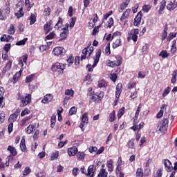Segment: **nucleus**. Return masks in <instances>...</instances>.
<instances>
[{
  "label": "nucleus",
  "instance_id": "obj_20",
  "mask_svg": "<svg viewBox=\"0 0 177 177\" xmlns=\"http://www.w3.org/2000/svg\"><path fill=\"white\" fill-rule=\"evenodd\" d=\"M167 4V9L168 10H174L176 9L177 4L175 0H165Z\"/></svg>",
  "mask_w": 177,
  "mask_h": 177
},
{
  "label": "nucleus",
  "instance_id": "obj_47",
  "mask_svg": "<svg viewBox=\"0 0 177 177\" xmlns=\"http://www.w3.org/2000/svg\"><path fill=\"white\" fill-rule=\"evenodd\" d=\"M27 41H28V38L26 37L22 40H20L16 43L17 46H21L26 44Z\"/></svg>",
  "mask_w": 177,
  "mask_h": 177
},
{
  "label": "nucleus",
  "instance_id": "obj_29",
  "mask_svg": "<svg viewBox=\"0 0 177 177\" xmlns=\"http://www.w3.org/2000/svg\"><path fill=\"white\" fill-rule=\"evenodd\" d=\"M63 21H64V19H63V18L59 17L58 18V21H57V24L54 26V28L55 30H60V28H62V27H63Z\"/></svg>",
  "mask_w": 177,
  "mask_h": 177
},
{
  "label": "nucleus",
  "instance_id": "obj_19",
  "mask_svg": "<svg viewBox=\"0 0 177 177\" xmlns=\"http://www.w3.org/2000/svg\"><path fill=\"white\" fill-rule=\"evenodd\" d=\"M122 92V83H118L116 86L115 102H118V100H120V96H121Z\"/></svg>",
  "mask_w": 177,
  "mask_h": 177
},
{
  "label": "nucleus",
  "instance_id": "obj_41",
  "mask_svg": "<svg viewBox=\"0 0 177 177\" xmlns=\"http://www.w3.org/2000/svg\"><path fill=\"white\" fill-rule=\"evenodd\" d=\"M8 32L10 35H15V33L16 32V29L15 28V26L13 24H10Z\"/></svg>",
  "mask_w": 177,
  "mask_h": 177
},
{
  "label": "nucleus",
  "instance_id": "obj_59",
  "mask_svg": "<svg viewBox=\"0 0 177 177\" xmlns=\"http://www.w3.org/2000/svg\"><path fill=\"white\" fill-rule=\"evenodd\" d=\"M111 15H113V10L109 11L108 13L105 14L102 18V23L103 21H104L105 20H107V19L109 17H110V16H111Z\"/></svg>",
  "mask_w": 177,
  "mask_h": 177
},
{
  "label": "nucleus",
  "instance_id": "obj_2",
  "mask_svg": "<svg viewBox=\"0 0 177 177\" xmlns=\"http://www.w3.org/2000/svg\"><path fill=\"white\" fill-rule=\"evenodd\" d=\"M101 56H102V49L98 48V49H97L95 55L93 57L94 63H93V66L89 64L86 65V68H88V71H89V72L93 71V68L96 67V66H97V63H99V60H100Z\"/></svg>",
  "mask_w": 177,
  "mask_h": 177
},
{
  "label": "nucleus",
  "instance_id": "obj_18",
  "mask_svg": "<svg viewBox=\"0 0 177 177\" xmlns=\"http://www.w3.org/2000/svg\"><path fill=\"white\" fill-rule=\"evenodd\" d=\"M162 163L165 165V168H166L167 172H172V171H174V167H172V162H171L169 160L164 159L162 160Z\"/></svg>",
  "mask_w": 177,
  "mask_h": 177
},
{
  "label": "nucleus",
  "instance_id": "obj_23",
  "mask_svg": "<svg viewBox=\"0 0 177 177\" xmlns=\"http://www.w3.org/2000/svg\"><path fill=\"white\" fill-rule=\"evenodd\" d=\"M13 63V61L8 60V62L6 64V66L3 67L2 71V74H6L8 71H10V68H12V64Z\"/></svg>",
  "mask_w": 177,
  "mask_h": 177
},
{
  "label": "nucleus",
  "instance_id": "obj_57",
  "mask_svg": "<svg viewBox=\"0 0 177 177\" xmlns=\"http://www.w3.org/2000/svg\"><path fill=\"white\" fill-rule=\"evenodd\" d=\"M74 114H77V107L72 106L69 110V115H74Z\"/></svg>",
  "mask_w": 177,
  "mask_h": 177
},
{
  "label": "nucleus",
  "instance_id": "obj_13",
  "mask_svg": "<svg viewBox=\"0 0 177 177\" xmlns=\"http://www.w3.org/2000/svg\"><path fill=\"white\" fill-rule=\"evenodd\" d=\"M65 53L66 50L62 46H57L53 50V55H54V56H63Z\"/></svg>",
  "mask_w": 177,
  "mask_h": 177
},
{
  "label": "nucleus",
  "instance_id": "obj_36",
  "mask_svg": "<svg viewBox=\"0 0 177 177\" xmlns=\"http://www.w3.org/2000/svg\"><path fill=\"white\" fill-rule=\"evenodd\" d=\"M28 20H30V26H32V24H35V22L37 21V14H30V16L28 18Z\"/></svg>",
  "mask_w": 177,
  "mask_h": 177
},
{
  "label": "nucleus",
  "instance_id": "obj_49",
  "mask_svg": "<svg viewBox=\"0 0 177 177\" xmlns=\"http://www.w3.org/2000/svg\"><path fill=\"white\" fill-rule=\"evenodd\" d=\"M159 56H161L162 59H167V57H169V53H168L167 50H163L160 53Z\"/></svg>",
  "mask_w": 177,
  "mask_h": 177
},
{
  "label": "nucleus",
  "instance_id": "obj_30",
  "mask_svg": "<svg viewBox=\"0 0 177 177\" xmlns=\"http://www.w3.org/2000/svg\"><path fill=\"white\" fill-rule=\"evenodd\" d=\"M1 42H10V40L13 41V37L11 35H3L0 38Z\"/></svg>",
  "mask_w": 177,
  "mask_h": 177
},
{
  "label": "nucleus",
  "instance_id": "obj_15",
  "mask_svg": "<svg viewBox=\"0 0 177 177\" xmlns=\"http://www.w3.org/2000/svg\"><path fill=\"white\" fill-rule=\"evenodd\" d=\"M88 121H89V118H88V113H84L82 116V122L79 126L82 132L85 131V129H84V127H85V124H88Z\"/></svg>",
  "mask_w": 177,
  "mask_h": 177
},
{
  "label": "nucleus",
  "instance_id": "obj_48",
  "mask_svg": "<svg viewBox=\"0 0 177 177\" xmlns=\"http://www.w3.org/2000/svg\"><path fill=\"white\" fill-rule=\"evenodd\" d=\"M51 12H52V10L50 9V7H47L44 8V16H46V17L50 16Z\"/></svg>",
  "mask_w": 177,
  "mask_h": 177
},
{
  "label": "nucleus",
  "instance_id": "obj_46",
  "mask_svg": "<svg viewBox=\"0 0 177 177\" xmlns=\"http://www.w3.org/2000/svg\"><path fill=\"white\" fill-rule=\"evenodd\" d=\"M35 77V75L34 74L29 75L28 76L26 77V78L25 80V82L26 84H28L30 82H32V81H34V77Z\"/></svg>",
  "mask_w": 177,
  "mask_h": 177
},
{
  "label": "nucleus",
  "instance_id": "obj_14",
  "mask_svg": "<svg viewBox=\"0 0 177 177\" xmlns=\"http://www.w3.org/2000/svg\"><path fill=\"white\" fill-rule=\"evenodd\" d=\"M168 124H169V120L168 118H163L159 125L160 132H164V131H167V128H168Z\"/></svg>",
  "mask_w": 177,
  "mask_h": 177
},
{
  "label": "nucleus",
  "instance_id": "obj_26",
  "mask_svg": "<svg viewBox=\"0 0 177 177\" xmlns=\"http://www.w3.org/2000/svg\"><path fill=\"white\" fill-rule=\"evenodd\" d=\"M106 167L108 168V172H113L114 171V161L113 159L107 160Z\"/></svg>",
  "mask_w": 177,
  "mask_h": 177
},
{
  "label": "nucleus",
  "instance_id": "obj_27",
  "mask_svg": "<svg viewBox=\"0 0 177 177\" xmlns=\"http://www.w3.org/2000/svg\"><path fill=\"white\" fill-rule=\"evenodd\" d=\"M67 37H68V30H63L62 32L59 35V39L58 41L59 42L62 41H66V39H67Z\"/></svg>",
  "mask_w": 177,
  "mask_h": 177
},
{
  "label": "nucleus",
  "instance_id": "obj_1",
  "mask_svg": "<svg viewBox=\"0 0 177 177\" xmlns=\"http://www.w3.org/2000/svg\"><path fill=\"white\" fill-rule=\"evenodd\" d=\"M16 100H20L19 107H26V106H28L32 102V95L30 93H25L24 95H22L20 91H19L17 93Z\"/></svg>",
  "mask_w": 177,
  "mask_h": 177
},
{
  "label": "nucleus",
  "instance_id": "obj_16",
  "mask_svg": "<svg viewBox=\"0 0 177 177\" xmlns=\"http://www.w3.org/2000/svg\"><path fill=\"white\" fill-rule=\"evenodd\" d=\"M146 171H147V173H145L143 171V169H142V168L137 169L136 172V177L149 176V175H150V169H147Z\"/></svg>",
  "mask_w": 177,
  "mask_h": 177
},
{
  "label": "nucleus",
  "instance_id": "obj_50",
  "mask_svg": "<svg viewBox=\"0 0 177 177\" xmlns=\"http://www.w3.org/2000/svg\"><path fill=\"white\" fill-rule=\"evenodd\" d=\"M55 125H56V116L50 117V128H55Z\"/></svg>",
  "mask_w": 177,
  "mask_h": 177
},
{
  "label": "nucleus",
  "instance_id": "obj_64",
  "mask_svg": "<svg viewBox=\"0 0 177 177\" xmlns=\"http://www.w3.org/2000/svg\"><path fill=\"white\" fill-rule=\"evenodd\" d=\"M12 47V44H6L3 46V50H5L6 53H8L9 50H10V48Z\"/></svg>",
  "mask_w": 177,
  "mask_h": 177
},
{
  "label": "nucleus",
  "instance_id": "obj_40",
  "mask_svg": "<svg viewBox=\"0 0 177 177\" xmlns=\"http://www.w3.org/2000/svg\"><path fill=\"white\" fill-rule=\"evenodd\" d=\"M17 115L16 113H12L10 115V118L8 120V122H11L13 124V122H15L17 120Z\"/></svg>",
  "mask_w": 177,
  "mask_h": 177
},
{
  "label": "nucleus",
  "instance_id": "obj_52",
  "mask_svg": "<svg viewBox=\"0 0 177 177\" xmlns=\"http://www.w3.org/2000/svg\"><path fill=\"white\" fill-rule=\"evenodd\" d=\"M176 35H177V32H171L169 33L168 37H167V41H172V39H174V38H176Z\"/></svg>",
  "mask_w": 177,
  "mask_h": 177
},
{
  "label": "nucleus",
  "instance_id": "obj_44",
  "mask_svg": "<svg viewBox=\"0 0 177 177\" xmlns=\"http://www.w3.org/2000/svg\"><path fill=\"white\" fill-rule=\"evenodd\" d=\"M129 149H135V138H131L127 142Z\"/></svg>",
  "mask_w": 177,
  "mask_h": 177
},
{
  "label": "nucleus",
  "instance_id": "obj_61",
  "mask_svg": "<svg viewBox=\"0 0 177 177\" xmlns=\"http://www.w3.org/2000/svg\"><path fill=\"white\" fill-rule=\"evenodd\" d=\"M30 172H31V169H30V167H26L23 171V175L24 176H27V175H28V174H30Z\"/></svg>",
  "mask_w": 177,
  "mask_h": 177
},
{
  "label": "nucleus",
  "instance_id": "obj_55",
  "mask_svg": "<svg viewBox=\"0 0 177 177\" xmlns=\"http://www.w3.org/2000/svg\"><path fill=\"white\" fill-rule=\"evenodd\" d=\"M124 113H125V107L123 106L119 110V112L118 113V119L121 118V117L124 115Z\"/></svg>",
  "mask_w": 177,
  "mask_h": 177
},
{
  "label": "nucleus",
  "instance_id": "obj_34",
  "mask_svg": "<svg viewBox=\"0 0 177 177\" xmlns=\"http://www.w3.org/2000/svg\"><path fill=\"white\" fill-rule=\"evenodd\" d=\"M85 152L77 151V153H76L77 160H78L79 161H84V160H85Z\"/></svg>",
  "mask_w": 177,
  "mask_h": 177
},
{
  "label": "nucleus",
  "instance_id": "obj_33",
  "mask_svg": "<svg viewBox=\"0 0 177 177\" xmlns=\"http://www.w3.org/2000/svg\"><path fill=\"white\" fill-rule=\"evenodd\" d=\"M20 148L21 151H23L24 153H27L28 150H27V147L26 146V139L25 138H22L20 142Z\"/></svg>",
  "mask_w": 177,
  "mask_h": 177
},
{
  "label": "nucleus",
  "instance_id": "obj_43",
  "mask_svg": "<svg viewBox=\"0 0 177 177\" xmlns=\"http://www.w3.org/2000/svg\"><path fill=\"white\" fill-rule=\"evenodd\" d=\"M165 6H167V3H166L165 0H163L161 3V5H160L159 10H158L159 15H162V10H164L165 9Z\"/></svg>",
  "mask_w": 177,
  "mask_h": 177
},
{
  "label": "nucleus",
  "instance_id": "obj_24",
  "mask_svg": "<svg viewBox=\"0 0 177 177\" xmlns=\"http://www.w3.org/2000/svg\"><path fill=\"white\" fill-rule=\"evenodd\" d=\"M0 10L1 12V15H3V18L4 19V20H6V19H8V16H9L10 13V7L7 6L6 8H3Z\"/></svg>",
  "mask_w": 177,
  "mask_h": 177
},
{
  "label": "nucleus",
  "instance_id": "obj_53",
  "mask_svg": "<svg viewBox=\"0 0 177 177\" xmlns=\"http://www.w3.org/2000/svg\"><path fill=\"white\" fill-rule=\"evenodd\" d=\"M104 53L106 55V56H110L111 54V50H110V43L107 44V46L104 49Z\"/></svg>",
  "mask_w": 177,
  "mask_h": 177
},
{
  "label": "nucleus",
  "instance_id": "obj_12",
  "mask_svg": "<svg viewBox=\"0 0 177 177\" xmlns=\"http://www.w3.org/2000/svg\"><path fill=\"white\" fill-rule=\"evenodd\" d=\"M7 150L10 153V155L7 157V160H8V161H13V157L17 156V151L16 150V148L12 145H9Z\"/></svg>",
  "mask_w": 177,
  "mask_h": 177
},
{
  "label": "nucleus",
  "instance_id": "obj_25",
  "mask_svg": "<svg viewBox=\"0 0 177 177\" xmlns=\"http://www.w3.org/2000/svg\"><path fill=\"white\" fill-rule=\"evenodd\" d=\"M77 153H78V148H77V147H72L68 149V154L69 157H73L77 155Z\"/></svg>",
  "mask_w": 177,
  "mask_h": 177
},
{
  "label": "nucleus",
  "instance_id": "obj_63",
  "mask_svg": "<svg viewBox=\"0 0 177 177\" xmlns=\"http://www.w3.org/2000/svg\"><path fill=\"white\" fill-rule=\"evenodd\" d=\"M65 95H66L67 96H71L73 97V96H74V91L66 89L65 91Z\"/></svg>",
  "mask_w": 177,
  "mask_h": 177
},
{
  "label": "nucleus",
  "instance_id": "obj_10",
  "mask_svg": "<svg viewBox=\"0 0 177 177\" xmlns=\"http://www.w3.org/2000/svg\"><path fill=\"white\" fill-rule=\"evenodd\" d=\"M138 35H139V29L135 28L132 29L128 32L127 41L129 42L131 39L133 42H138Z\"/></svg>",
  "mask_w": 177,
  "mask_h": 177
},
{
  "label": "nucleus",
  "instance_id": "obj_8",
  "mask_svg": "<svg viewBox=\"0 0 177 177\" xmlns=\"http://www.w3.org/2000/svg\"><path fill=\"white\" fill-rule=\"evenodd\" d=\"M92 53H93V47L87 46L84 48L82 51L81 61L82 62L85 59H89Z\"/></svg>",
  "mask_w": 177,
  "mask_h": 177
},
{
  "label": "nucleus",
  "instance_id": "obj_62",
  "mask_svg": "<svg viewBox=\"0 0 177 177\" xmlns=\"http://www.w3.org/2000/svg\"><path fill=\"white\" fill-rule=\"evenodd\" d=\"M101 27H102V24H100L97 26H95L93 30L92 35H96V33L99 32V28H100Z\"/></svg>",
  "mask_w": 177,
  "mask_h": 177
},
{
  "label": "nucleus",
  "instance_id": "obj_56",
  "mask_svg": "<svg viewBox=\"0 0 177 177\" xmlns=\"http://www.w3.org/2000/svg\"><path fill=\"white\" fill-rule=\"evenodd\" d=\"M109 78L113 82H115V81H117V78H118V75H117V73H111Z\"/></svg>",
  "mask_w": 177,
  "mask_h": 177
},
{
  "label": "nucleus",
  "instance_id": "obj_51",
  "mask_svg": "<svg viewBox=\"0 0 177 177\" xmlns=\"http://www.w3.org/2000/svg\"><path fill=\"white\" fill-rule=\"evenodd\" d=\"M55 37H56V33H55V32H50L46 37V39H47L48 41L50 40V39H53V38H55Z\"/></svg>",
  "mask_w": 177,
  "mask_h": 177
},
{
  "label": "nucleus",
  "instance_id": "obj_11",
  "mask_svg": "<svg viewBox=\"0 0 177 177\" xmlns=\"http://www.w3.org/2000/svg\"><path fill=\"white\" fill-rule=\"evenodd\" d=\"M131 15V8H127L124 12H123L121 17L120 21L123 24L124 26L128 23L127 19H129V16Z\"/></svg>",
  "mask_w": 177,
  "mask_h": 177
},
{
  "label": "nucleus",
  "instance_id": "obj_3",
  "mask_svg": "<svg viewBox=\"0 0 177 177\" xmlns=\"http://www.w3.org/2000/svg\"><path fill=\"white\" fill-rule=\"evenodd\" d=\"M112 39H115V41L112 44L113 49H117L120 46H122V41H121V32H115L112 35Z\"/></svg>",
  "mask_w": 177,
  "mask_h": 177
},
{
  "label": "nucleus",
  "instance_id": "obj_54",
  "mask_svg": "<svg viewBox=\"0 0 177 177\" xmlns=\"http://www.w3.org/2000/svg\"><path fill=\"white\" fill-rule=\"evenodd\" d=\"M59 158V151H56L51 154L50 156V161H53L55 160H57Z\"/></svg>",
  "mask_w": 177,
  "mask_h": 177
},
{
  "label": "nucleus",
  "instance_id": "obj_35",
  "mask_svg": "<svg viewBox=\"0 0 177 177\" xmlns=\"http://www.w3.org/2000/svg\"><path fill=\"white\" fill-rule=\"evenodd\" d=\"M30 118H32V116L29 115V116H26V118H24V119H22L20 122V126L21 127H26V125H27V122H29V120H30Z\"/></svg>",
  "mask_w": 177,
  "mask_h": 177
},
{
  "label": "nucleus",
  "instance_id": "obj_58",
  "mask_svg": "<svg viewBox=\"0 0 177 177\" xmlns=\"http://www.w3.org/2000/svg\"><path fill=\"white\" fill-rule=\"evenodd\" d=\"M170 92H171V87L167 86V87L165 89V91H163L162 97H165V96H167V95H169Z\"/></svg>",
  "mask_w": 177,
  "mask_h": 177
},
{
  "label": "nucleus",
  "instance_id": "obj_45",
  "mask_svg": "<svg viewBox=\"0 0 177 177\" xmlns=\"http://www.w3.org/2000/svg\"><path fill=\"white\" fill-rule=\"evenodd\" d=\"M109 122H114L115 121V111H113L110 114H109Z\"/></svg>",
  "mask_w": 177,
  "mask_h": 177
},
{
  "label": "nucleus",
  "instance_id": "obj_22",
  "mask_svg": "<svg viewBox=\"0 0 177 177\" xmlns=\"http://www.w3.org/2000/svg\"><path fill=\"white\" fill-rule=\"evenodd\" d=\"M53 100V95L52 94H46L44 99L41 100V102L44 103V104H48V103L52 102Z\"/></svg>",
  "mask_w": 177,
  "mask_h": 177
},
{
  "label": "nucleus",
  "instance_id": "obj_37",
  "mask_svg": "<svg viewBox=\"0 0 177 177\" xmlns=\"http://www.w3.org/2000/svg\"><path fill=\"white\" fill-rule=\"evenodd\" d=\"M115 174L116 175L119 174V177H124V174L122 173V167L116 166Z\"/></svg>",
  "mask_w": 177,
  "mask_h": 177
},
{
  "label": "nucleus",
  "instance_id": "obj_39",
  "mask_svg": "<svg viewBox=\"0 0 177 177\" xmlns=\"http://www.w3.org/2000/svg\"><path fill=\"white\" fill-rule=\"evenodd\" d=\"M34 128H35V126L34 124H30L26 129H25L26 133H28V135H30V133H32V132H34Z\"/></svg>",
  "mask_w": 177,
  "mask_h": 177
},
{
  "label": "nucleus",
  "instance_id": "obj_9",
  "mask_svg": "<svg viewBox=\"0 0 177 177\" xmlns=\"http://www.w3.org/2000/svg\"><path fill=\"white\" fill-rule=\"evenodd\" d=\"M21 68L19 70V71L17 72L13 76L12 78L10 77L9 79V82H10L11 84H17V82L19 81V80H20V77H21V75L23 74V70H24V68H23V66H24V64H23V62L21 61Z\"/></svg>",
  "mask_w": 177,
  "mask_h": 177
},
{
  "label": "nucleus",
  "instance_id": "obj_31",
  "mask_svg": "<svg viewBox=\"0 0 177 177\" xmlns=\"http://www.w3.org/2000/svg\"><path fill=\"white\" fill-rule=\"evenodd\" d=\"M107 176H109V172L107 171V170H106V169L104 168H101L96 177H107Z\"/></svg>",
  "mask_w": 177,
  "mask_h": 177
},
{
  "label": "nucleus",
  "instance_id": "obj_6",
  "mask_svg": "<svg viewBox=\"0 0 177 177\" xmlns=\"http://www.w3.org/2000/svg\"><path fill=\"white\" fill-rule=\"evenodd\" d=\"M104 97V92L100 91V92H93V95H91V102H94V103H100L103 98Z\"/></svg>",
  "mask_w": 177,
  "mask_h": 177
},
{
  "label": "nucleus",
  "instance_id": "obj_32",
  "mask_svg": "<svg viewBox=\"0 0 177 177\" xmlns=\"http://www.w3.org/2000/svg\"><path fill=\"white\" fill-rule=\"evenodd\" d=\"M113 26H114V19L113 17H110L105 23L104 27L105 28H111Z\"/></svg>",
  "mask_w": 177,
  "mask_h": 177
},
{
  "label": "nucleus",
  "instance_id": "obj_28",
  "mask_svg": "<svg viewBox=\"0 0 177 177\" xmlns=\"http://www.w3.org/2000/svg\"><path fill=\"white\" fill-rule=\"evenodd\" d=\"M129 2H131V0H126L125 2H122L120 5V8L119 10L120 13H122L127 8H128V6L129 5Z\"/></svg>",
  "mask_w": 177,
  "mask_h": 177
},
{
  "label": "nucleus",
  "instance_id": "obj_60",
  "mask_svg": "<svg viewBox=\"0 0 177 177\" xmlns=\"http://www.w3.org/2000/svg\"><path fill=\"white\" fill-rule=\"evenodd\" d=\"M138 78H140L141 80L146 78V72H143V71L138 72Z\"/></svg>",
  "mask_w": 177,
  "mask_h": 177
},
{
  "label": "nucleus",
  "instance_id": "obj_17",
  "mask_svg": "<svg viewBox=\"0 0 177 177\" xmlns=\"http://www.w3.org/2000/svg\"><path fill=\"white\" fill-rule=\"evenodd\" d=\"M53 23V21H52V19H50L44 25V30L46 35L49 34V32H50L53 30V28L52 27Z\"/></svg>",
  "mask_w": 177,
  "mask_h": 177
},
{
  "label": "nucleus",
  "instance_id": "obj_21",
  "mask_svg": "<svg viewBox=\"0 0 177 177\" xmlns=\"http://www.w3.org/2000/svg\"><path fill=\"white\" fill-rule=\"evenodd\" d=\"M142 17H143V14L142 11L138 12L137 15L134 18L133 26L135 27H138L140 25V21H142Z\"/></svg>",
  "mask_w": 177,
  "mask_h": 177
},
{
  "label": "nucleus",
  "instance_id": "obj_5",
  "mask_svg": "<svg viewBox=\"0 0 177 177\" xmlns=\"http://www.w3.org/2000/svg\"><path fill=\"white\" fill-rule=\"evenodd\" d=\"M115 60L111 61V60H107L106 61V66L108 67H118L122 64V57L121 55H117L115 57Z\"/></svg>",
  "mask_w": 177,
  "mask_h": 177
},
{
  "label": "nucleus",
  "instance_id": "obj_4",
  "mask_svg": "<svg viewBox=\"0 0 177 177\" xmlns=\"http://www.w3.org/2000/svg\"><path fill=\"white\" fill-rule=\"evenodd\" d=\"M80 172L88 177H95V173L96 172V167L93 165L88 166L87 172L85 171V166H82Z\"/></svg>",
  "mask_w": 177,
  "mask_h": 177
},
{
  "label": "nucleus",
  "instance_id": "obj_7",
  "mask_svg": "<svg viewBox=\"0 0 177 177\" xmlns=\"http://www.w3.org/2000/svg\"><path fill=\"white\" fill-rule=\"evenodd\" d=\"M65 68H66V66L59 62H56L51 67L52 71H53V73H57L58 75H60V74H63Z\"/></svg>",
  "mask_w": 177,
  "mask_h": 177
},
{
  "label": "nucleus",
  "instance_id": "obj_38",
  "mask_svg": "<svg viewBox=\"0 0 177 177\" xmlns=\"http://www.w3.org/2000/svg\"><path fill=\"white\" fill-rule=\"evenodd\" d=\"M15 16L17 17V19H21L24 16V11H23V7H21L19 10L15 13Z\"/></svg>",
  "mask_w": 177,
  "mask_h": 177
},
{
  "label": "nucleus",
  "instance_id": "obj_42",
  "mask_svg": "<svg viewBox=\"0 0 177 177\" xmlns=\"http://www.w3.org/2000/svg\"><path fill=\"white\" fill-rule=\"evenodd\" d=\"M97 86L98 88H107V83L106 82V80H99Z\"/></svg>",
  "mask_w": 177,
  "mask_h": 177
}]
</instances>
